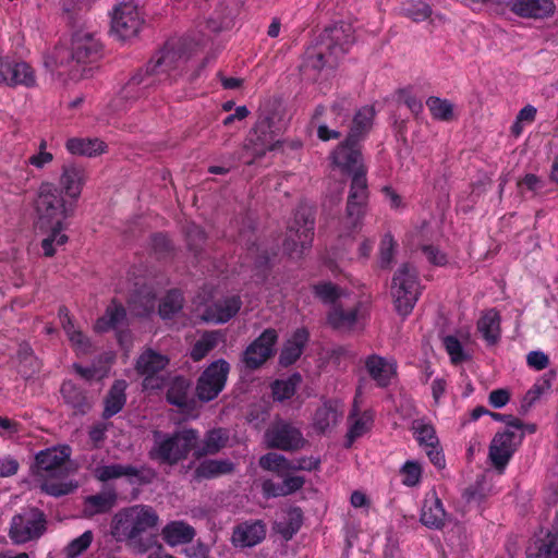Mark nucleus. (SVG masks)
I'll use <instances>...</instances> for the list:
<instances>
[{"mask_svg": "<svg viewBox=\"0 0 558 558\" xmlns=\"http://www.w3.org/2000/svg\"><path fill=\"white\" fill-rule=\"evenodd\" d=\"M128 388V383L124 379H117L113 381L110 387L106 398H105V408L102 412V417L108 420L116 414H118L126 402L125 390Z\"/></svg>", "mask_w": 558, "mask_h": 558, "instance_id": "obj_32", "label": "nucleus"}, {"mask_svg": "<svg viewBox=\"0 0 558 558\" xmlns=\"http://www.w3.org/2000/svg\"><path fill=\"white\" fill-rule=\"evenodd\" d=\"M70 458V448H48L37 452V470L52 471L65 463Z\"/></svg>", "mask_w": 558, "mask_h": 558, "instance_id": "obj_38", "label": "nucleus"}, {"mask_svg": "<svg viewBox=\"0 0 558 558\" xmlns=\"http://www.w3.org/2000/svg\"><path fill=\"white\" fill-rule=\"evenodd\" d=\"M375 111L372 107L365 106L359 109L352 119L347 138L356 143L363 141L372 129Z\"/></svg>", "mask_w": 558, "mask_h": 558, "instance_id": "obj_33", "label": "nucleus"}, {"mask_svg": "<svg viewBox=\"0 0 558 558\" xmlns=\"http://www.w3.org/2000/svg\"><path fill=\"white\" fill-rule=\"evenodd\" d=\"M446 518L447 512L436 492L427 493L421 510V523L428 529L441 530L446 524Z\"/></svg>", "mask_w": 558, "mask_h": 558, "instance_id": "obj_21", "label": "nucleus"}, {"mask_svg": "<svg viewBox=\"0 0 558 558\" xmlns=\"http://www.w3.org/2000/svg\"><path fill=\"white\" fill-rule=\"evenodd\" d=\"M272 149V145L262 142L257 135V131L251 134L244 142L238 159L246 166H252L258 162L267 151Z\"/></svg>", "mask_w": 558, "mask_h": 558, "instance_id": "obj_31", "label": "nucleus"}, {"mask_svg": "<svg viewBox=\"0 0 558 558\" xmlns=\"http://www.w3.org/2000/svg\"><path fill=\"white\" fill-rule=\"evenodd\" d=\"M412 430L420 446L427 448L439 445L438 437L432 424L425 423L422 420H415L412 424Z\"/></svg>", "mask_w": 558, "mask_h": 558, "instance_id": "obj_50", "label": "nucleus"}, {"mask_svg": "<svg viewBox=\"0 0 558 558\" xmlns=\"http://www.w3.org/2000/svg\"><path fill=\"white\" fill-rule=\"evenodd\" d=\"M510 10L524 19H545L554 14V0H511Z\"/></svg>", "mask_w": 558, "mask_h": 558, "instance_id": "obj_22", "label": "nucleus"}, {"mask_svg": "<svg viewBox=\"0 0 558 558\" xmlns=\"http://www.w3.org/2000/svg\"><path fill=\"white\" fill-rule=\"evenodd\" d=\"M154 83L155 78L150 74H146V69L137 70L121 88L119 95L112 99L111 107L117 112L126 110V105L123 101L128 102L144 96L145 88Z\"/></svg>", "mask_w": 558, "mask_h": 558, "instance_id": "obj_17", "label": "nucleus"}, {"mask_svg": "<svg viewBox=\"0 0 558 558\" xmlns=\"http://www.w3.org/2000/svg\"><path fill=\"white\" fill-rule=\"evenodd\" d=\"M126 310L122 303L113 299L106 307L102 316H100L94 326L96 332L104 333L110 330H119L128 324Z\"/></svg>", "mask_w": 558, "mask_h": 558, "instance_id": "obj_24", "label": "nucleus"}, {"mask_svg": "<svg viewBox=\"0 0 558 558\" xmlns=\"http://www.w3.org/2000/svg\"><path fill=\"white\" fill-rule=\"evenodd\" d=\"M338 59L335 56H329V51L319 44L318 47L308 49L305 53L306 65L314 70H322L325 66H333Z\"/></svg>", "mask_w": 558, "mask_h": 558, "instance_id": "obj_47", "label": "nucleus"}, {"mask_svg": "<svg viewBox=\"0 0 558 558\" xmlns=\"http://www.w3.org/2000/svg\"><path fill=\"white\" fill-rule=\"evenodd\" d=\"M322 45L329 51V56L339 59L344 56L354 43L353 28L348 23H336L326 27L320 36Z\"/></svg>", "mask_w": 558, "mask_h": 558, "instance_id": "obj_16", "label": "nucleus"}, {"mask_svg": "<svg viewBox=\"0 0 558 558\" xmlns=\"http://www.w3.org/2000/svg\"><path fill=\"white\" fill-rule=\"evenodd\" d=\"M61 395L64 402L73 410L75 415H85L92 408L87 392L71 380L61 386Z\"/></svg>", "mask_w": 558, "mask_h": 558, "instance_id": "obj_28", "label": "nucleus"}, {"mask_svg": "<svg viewBox=\"0 0 558 558\" xmlns=\"http://www.w3.org/2000/svg\"><path fill=\"white\" fill-rule=\"evenodd\" d=\"M398 100L407 106L411 113L417 119L423 112L424 106L422 100L413 94L411 87L401 88L398 90Z\"/></svg>", "mask_w": 558, "mask_h": 558, "instance_id": "obj_61", "label": "nucleus"}, {"mask_svg": "<svg viewBox=\"0 0 558 558\" xmlns=\"http://www.w3.org/2000/svg\"><path fill=\"white\" fill-rule=\"evenodd\" d=\"M315 216L311 208L299 207L293 220L289 222L286 238L283 241V251L290 256L302 254L304 250L312 245L314 238Z\"/></svg>", "mask_w": 558, "mask_h": 558, "instance_id": "obj_7", "label": "nucleus"}, {"mask_svg": "<svg viewBox=\"0 0 558 558\" xmlns=\"http://www.w3.org/2000/svg\"><path fill=\"white\" fill-rule=\"evenodd\" d=\"M228 440V437L220 428L210 429L207 432L205 439H204V446L202 449V454H215L217 453L221 448L225 447L226 442Z\"/></svg>", "mask_w": 558, "mask_h": 558, "instance_id": "obj_54", "label": "nucleus"}, {"mask_svg": "<svg viewBox=\"0 0 558 558\" xmlns=\"http://www.w3.org/2000/svg\"><path fill=\"white\" fill-rule=\"evenodd\" d=\"M303 524V511L300 507H292L287 513L284 526L280 529L284 539H291L301 529Z\"/></svg>", "mask_w": 558, "mask_h": 558, "instance_id": "obj_53", "label": "nucleus"}, {"mask_svg": "<svg viewBox=\"0 0 558 558\" xmlns=\"http://www.w3.org/2000/svg\"><path fill=\"white\" fill-rule=\"evenodd\" d=\"M551 387V377L549 375H544L538 378L533 386L525 392L520 408L519 413L521 415H525L529 413L531 408L539 400V398L550 389Z\"/></svg>", "mask_w": 558, "mask_h": 558, "instance_id": "obj_41", "label": "nucleus"}, {"mask_svg": "<svg viewBox=\"0 0 558 558\" xmlns=\"http://www.w3.org/2000/svg\"><path fill=\"white\" fill-rule=\"evenodd\" d=\"M266 536V525L263 521H248L239 524L232 534L235 546L253 547L259 544Z\"/></svg>", "mask_w": 558, "mask_h": 558, "instance_id": "obj_25", "label": "nucleus"}, {"mask_svg": "<svg viewBox=\"0 0 558 558\" xmlns=\"http://www.w3.org/2000/svg\"><path fill=\"white\" fill-rule=\"evenodd\" d=\"M191 389V381L183 376H175L169 385L167 390V401L178 407L179 409L189 408V393Z\"/></svg>", "mask_w": 558, "mask_h": 558, "instance_id": "obj_37", "label": "nucleus"}, {"mask_svg": "<svg viewBox=\"0 0 558 558\" xmlns=\"http://www.w3.org/2000/svg\"><path fill=\"white\" fill-rule=\"evenodd\" d=\"M348 432L345 434L344 447L351 448L354 441L368 433L374 424V413L371 410H365L362 413L354 402L348 416Z\"/></svg>", "mask_w": 558, "mask_h": 558, "instance_id": "obj_20", "label": "nucleus"}, {"mask_svg": "<svg viewBox=\"0 0 558 558\" xmlns=\"http://www.w3.org/2000/svg\"><path fill=\"white\" fill-rule=\"evenodd\" d=\"M198 439L195 429H182L174 433L153 432V446L148 458L160 465L173 466L185 460Z\"/></svg>", "mask_w": 558, "mask_h": 558, "instance_id": "obj_4", "label": "nucleus"}, {"mask_svg": "<svg viewBox=\"0 0 558 558\" xmlns=\"http://www.w3.org/2000/svg\"><path fill=\"white\" fill-rule=\"evenodd\" d=\"M150 246L158 258L167 257L171 254L173 246L169 236L165 233H154L150 238Z\"/></svg>", "mask_w": 558, "mask_h": 558, "instance_id": "obj_62", "label": "nucleus"}, {"mask_svg": "<svg viewBox=\"0 0 558 558\" xmlns=\"http://www.w3.org/2000/svg\"><path fill=\"white\" fill-rule=\"evenodd\" d=\"M85 180L86 175L83 167L77 165L63 166L60 184L65 194L74 202L80 197Z\"/></svg>", "mask_w": 558, "mask_h": 558, "instance_id": "obj_29", "label": "nucleus"}, {"mask_svg": "<svg viewBox=\"0 0 558 558\" xmlns=\"http://www.w3.org/2000/svg\"><path fill=\"white\" fill-rule=\"evenodd\" d=\"M397 243L391 233H386L379 246V264L381 268H389L395 258Z\"/></svg>", "mask_w": 558, "mask_h": 558, "instance_id": "obj_60", "label": "nucleus"}, {"mask_svg": "<svg viewBox=\"0 0 558 558\" xmlns=\"http://www.w3.org/2000/svg\"><path fill=\"white\" fill-rule=\"evenodd\" d=\"M229 372L230 365L226 360L219 359L211 362L197 379V398L204 402L216 399L226 386Z\"/></svg>", "mask_w": 558, "mask_h": 558, "instance_id": "obj_8", "label": "nucleus"}, {"mask_svg": "<svg viewBox=\"0 0 558 558\" xmlns=\"http://www.w3.org/2000/svg\"><path fill=\"white\" fill-rule=\"evenodd\" d=\"M330 159L332 166L338 168L342 174L351 178L359 173L367 174L360 143L349 141L347 137L331 151Z\"/></svg>", "mask_w": 558, "mask_h": 558, "instance_id": "obj_11", "label": "nucleus"}, {"mask_svg": "<svg viewBox=\"0 0 558 558\" xmlns=\"http://www.w3.org/2000/svg\"><path fill=\"white\" fill-rule=\"evenodd\" d=\"M169 364L167 355L160 354L151 349L145 350L137 359L135 369L138 375L144 377V389H160L163 379L158 377Z\"/></svg>", "mask_w": 558, "mask_h": 558, "instance_id": "obj_15", "label": "nucleus"}, {"mask_svg": "<svg viewBox=\"0 0 558 558\" xmlns=\"http://www.w3.org/2000/svg\"><path fill=\"white\" fill-rule=\"evenodd\" d=\"M144 24L143 13L133 1L117 4L111 14V29L122 40L136 36Z\"/></svg>", "mask_w": 558, "mask_h": 558, "instance_id": "obj_9", "label": "nucleus"}, {"mask_svg": "<svg viewBox=\"0 0 558 558\" xmlns=\"http://www.w3.org/2000/svg\"><path fill=\"white\" fill-rule=\"evenodd\" d=\"M189 248L197 256L206 242V233L202 227L191 223L185 230Z\"/></svg>", "mask_w": 558, "mask_h": 558, "instance_id": "obj_56", "label": "nucleus"}, {"mask_svg": "<svg viewBox=\"0 0 558 558\" xmlns=\"http://www.w3.org/2000/svg\"><path fill=\"white\" fill-rule=\"evenodd\" d=\"M501 317L496 308H489L482 312L476 329L481 333L487 345H495L501 338Z\"/></svg>", "mask_w": 558, "mask_h": 558, "instance_id": "obj_27", "label": "nucleus"}, {"mask_svg": "<svg viewBox=\"0 0 558 558\" xmlns=\"http://www.w3.org/2000/svg\"><path fill=\"white\" fill-rule=\"evenodd\" d=\"M444 347L453 364H459L466 360V354L457 337L446 336L444 338Z\"/></svg>", "mask_w": 558, "mask_h": 558, "instance_id": "obj_63", "label": "nucleus"}, {"mask_svg": "<svg viewBox=\"0 0 558 558\" xmlns=\"http://www.w3.org/2000/svg\"><path fill=\"white\" fill-rule=\"evenodd\" d=\"M368 184L366 174L351 178L345 213L340 220V236H352L363 228V220L368 205Z\"/></svg>", "mask_w": 558, "mask_h": 558, "instance_id": "obj_5", "label": "nucleus"}, {"mask_svg": "<svg viewBox=\"0 0 558 558\" xmlns=\"http://www.w3.org/2000/svg\"><path fill=\"white\" fill-rule=\"evenodd\" d=\"M524 439L523 429L497 432L489 446V459L495 469L502 471Z\"/></svg>", "mask_w": 558, "mask_h": 558, "instance_id": "obj_12", "label": "nucleus"}, {"mask_svg": "<svg viewBox=\"0 0 558 558\" xmlns=\"http://www.w3.org/2000/svg\"><path fill=\"white\" fill-rule=\"evenodd\" d=\"M156 471L148 465L134 466L132 464H128L126 468V477L130 485H148L154 482L156 478Z\"/></svg>", "mask_w": 558, "mask_h": 558, "instance_id": "obj_49", "label": "nucleus"}, {"mask_svg": "<svg viewBox=\"0 0 558 558\" xmlns=\"http://www.w3.org/2000/svg\"><path fill=\"white\" fill-rule=\"evenodd\" d=\"M526 558H558V518L546 535L535 542V553L530 551Z\"/></svg>", "mask_w": 558, "mask_h": 558, "instance_id": "obj_34", "label": "nucleus"}, {"mask_svg": "<svg viewBox=\"0 0 558 558\" xmlns=\"http://www.w3.org/2000/svg\"><path fill=\"white\" fill-rule=\"evenodd\" d=\"M158 522L159 517L151 506L136 505L119 513L117 529L130 546L140 553H145L155 543L154 534L150 531L157 526Z\"/></svg>", "mask_w": 558, "mask_h": 558, "instance_id": "obj_3", "label": "nucleus"}, {"mask_svg": "<svg viewBox=\"0 0 558 558\" xmlns=\"http://www.w3.org/2000/svg\"><path fill=\"white\" fill-rule=\"evenodd\" d=\"M423 287L415 266L404 263L396 270L391 282V296L396 312L407 317L415 307Z\"/></svg>", "mask_w": 558, "mask_h": 558, "instance_id": "obj_6", "label": "nucleus"}, {"mask_svg": "<svg viewBox=\"0 0 558 558\" xmlns=\"http://www.w3.org/2000/svg\"><path fill=\"white\" fill-rule=\"evenodd\" d=\"M94 538L92 531H85L78 537L72 539L65 547L68 558H76L82 555L92 544Z\"/></svg>", "mask_w": 558, "mask_h": 558, "instance_id": "obj_59", "label": "nucleus"}, {"mask_svg": "<svg viewBox=\"0 0 558 558\" xmlns=\"http://www.w3.org/2000/svg\"><path fill=\"white\" fill-rule=\"evenodd\" d=\"M102 46L94 34L78 31L72 35L71 47L56 46L45 58L44 64L50 71L68 73L73 81L93 75L94 64L101 58Z\"/></svg>", "mask_w": 558, "mask_h": 558, "instance_id": "obj_2", "label": "nucleus"}, {"mask_svg": "<svg viewBox=\"0 0 558 558\" xmlns=\"http://www.w3.org/2000/svg\"><path fill=\"white\" fill-rule=\"evenodd\" d=\"M340 416H341V414L337 411V409L332 405V403L326 402L320 408H318L315 412V416H314L315 427L320 433H325L338 423Z\"/></svg>", "mask_w": 558, "mask_h": 558, "instance_id": "obj_44", "label": "nucleus"}, {"mask_svg": "<svg viewBox=\"0 0 558 558\" xmlns=\"http://www.w3.org/2000/svg\"><path fill=\"white\" fill-rule=\"evenodd\" d=\"M71 341L72 345L75 347L78 351L86 353L90 348L89 339L81 331L76 330L74 325L68 326V329L64 330Z\"/></svg>", "mask_w": 558, "mask_h": 558, "instance_id": "obj_64", "label": "nucleus"}, {"mask_svg": "<svg viewBox=\"0 0 558 558\" xmlns=\"http://www.w3.org/2000/svg\"><path fill=\"white\" fill-rule=\"evenodd\" d=\"M222 335L220 331H206L202 337L193 344L190 356L194 362L202 361L211 350H214Z\"/></svg>", "mask_w": 558, "mask_h": 558, "instance_id": "obj_42", "label": "nucleus"}, {"mask_svg": "<svg viewBox=\"0 0 558 558\" xmlns=\"http://www.w3.org/2000/svg\"><path fill=\"white\" fill-rule=\"evenodd\" d=\"M128 464H108V465H98L95 468L93 475L99 482H108L111 480H117L120 477H124L126 475Z\"/></svg>", "mask_w": 558, "mask_h": 558, "instance_id": "obj_55", "label": "nucleus"}, {"mask_svg": "<svg viewBox=\"0 0 558 558\" xmlns=\"http://www.w3.org/2000/svg\"><path fill=\"white\" fill-rule=\"evenodd\" d=\"M183 303L184 298L180 290L172 289L168 291L159 304L158 312L160 317L163 319H170L182 310Z\"/></svg>", "mask_w": 558, "mask_h": 558, "instance_id": "obj_45", "label": "nucleus"}, {"mask_svg": "<svg viewBox=\"0 0 558 558\" xmlns=\"http://www.w3.org/2000/svg\"><path fill=\"white\" fill-rule=\"evenodd\" d=\"M74 205L66 204L62 192L51 183H43L37 192V227L47 236L41 240V247L47 257L56 254V247L69 241L64 233L69 223L66 219L73 215Z\"/></svg>", "mask_w": 558, "mask_h": 558, "instance_id": "obj_1", "label": "nucleus"}, {"mask_svg": "<svg viewBox=\"0 0 558 558\" xmlns=\"http://www.w3.org/2000/svg\"><path fill=\"white\" fill-rule=\"evenodd\" d=\"M426 106L435 120L450 121L453 119V106L447 99L430 96L426 100Z\"/></svg>", "mask_w": 558, "mask_h": 558, "instance_id": "obj_52", "label": "nucleus"}, {"mask_svg": "<svg viewBox=\"0 0 558 558\" xmlns=\"http://www.w3.org/2000/svg\"><path fill=\"white\" fill-rule=\"evenodd\" d=\"M365 368L379 388H387L391 384V378L397 374L396 365L377 354H371L365 359Z\"/></svg>", "mask_w": 558, "mask_h": 558, "instance_id": "obj_26", "label": "nucleus"}, {"mask_svg": "<svg viewBox=\"0 0 558 558\" xmlns=\"http://www.w3.org/2000/svg\"><path fill=\"white\" fill-rule=\"evenodd\" d=\"M278 332L274 328H266L253 340L243 352V363L248 369L262 367L275 354Z\"/></svg>", "mask_w": 558, "mask_h": 558, "instance_id": "obj_13", "label": "nucleus"}, {"mask_svg": "<svg viewBox=\"0 0 558 558\" xmlns=\"http://www.w3.org/2000/svg\"><path fill=\"white\" fill-rule=\"evenodd\" d=\"M313 292L325 304H333L340 298L338 287L330 281L314 284Z\"/></svg>", "mask_w": 558, "mask_h": 558, "instance_id": "obj_57", "label": "nucleus"}, {"mask_svg": "<svg viewBox=\"0 0 558 558\" xmlns=\"http://www.w3.org/2000/svg\"><path fill=\"white\" fill-rule=\"evenodd\" d=\"M233 464L228 460H205L194 471L197 481L209 480L232 472Z\"/></svg>", "mask_w": 558, "mask_h": 558, "instance_id": "obj_40", "label": "nucleus"}, {"mask_svg": "<svg viewBox=\"0 0 558 558\" xmlns=\"http://www.w3.org/2000/svg\"><path fill=\"white\" fill-rule=\"evenodd\" d=\"M400 12L411 21L420 23L432 15V8L422 0H409L402 3Z\"/></svg>", "mask_w": 558, "mask_h": 558, "instance_id": "obj_48", "label": "nucleus"}, {"mask_svg": "<svg viewBox=\"0 0 558 558\" xmlns=\"http://www.w3.org/2000/svg\"><path fill=\"white\" fill-rule=\"evenodd\" d=\"M195 535V529L184 521H171L161 530L162 539L172 547L191 543Z\"/></svg>", "mask_w": 558, "mask_h": 558, "instance_id": "obj_30", "label": "nucleus"}, {"mask_svg": "<svg viewBox=\"0 0 558 558\" xmlns=\"http://www.w3.org/2000/svg\"><path fill=\"white\" fill-rule=\"evenodd\" d=\"M33 82L32 68L10 57H0V84L7 86L29 85Z\"/></svg>", "mask_w": 558, "mask_h": 558, "instance_id": "obj_18", "label": "nucleus"}, {"mask_svg": "<svg viewBox=\"0 0 558 558\" xmlns=\"http://www.w3.org/2000/svg\"><path fill=\"white\" fill-rule=\"evenodd\" d=\"M186 61L183 46L175 41H167L146 64V74H150L151 77L161 74L171 77V73L179 70Z\"/></svg>", "mask_w": 558, "mask_h": 558, "instance_id": "obj_10", "label": "nucleus"}, {"mask_svg": "<svg viewBox=\"0 0 558 558\" xmlns=\"http://www.w3.org/2000/svg\"><path fill=\"white\" fill-rule=\"evenodd\" d=\"M259 466L263 470L284 476L289 472L290 461L282 454L268 452L259 458Z\"/></svg>", "mask_w": 558, "mask_h": 558, "instance_id": "obj_51", "label": "nucleus"}, {"mask_svg": "<svg viewBox=\"0 0 558 558\" xmlns=\"http://www.w3.org/2000/svg\"><path fill=\"white\" fill-rule=\"evenodd\" d=\"M116 498L113 490L90 495L85 498V507L90 514L106 513L113 507Z\"/></svg>", "mask_w": 558, "mask_h": 558, "instance_id": "obj_46", "label": "nucleus"}, {"mask_svg": "<svg viewBox=\"0 0 558 558\" xmlns=\"http://www.w3.org/2000/svg\"><path fill=\"white\" fill-rule=\"evenodd\" d=\"M359 306L345 310L340 304L331 307L327 315L328 325L337 330L351 329L357 322Z\"/></svg>", "mask_w": 558, "mask_h": 558, "instance_id": "obj_36", "label": "nucleus"}, {"mask_svg": "<svg viewBox=\"0 0 558 558\" xmlns=\"http://www.w3.org/2000/svg\"><path fill=\"white\" fill-rule=\"evenodd\" d=\"M301 383L302 376L296 372L291 374L287 379L275 380L271 385L274 399L284 401L292 398Z\"/></svg>", "mask_w": 558, "mask_h": 558, "instance_id": "obj_43", "label": "nucleus"}, {"mask_svg": "<svg viewBox=\"0 0 558 558\" xmlns=\"http://www.w3.org/2000/svg\"><path fill=\"white\" fill-rule=\"evenodd\" d=\"M265 441L268 448L283 451L298 450L305 442L301 430L284 421H277L267 428Z\"/></svg>", "mask_w": 558, "mask_h": 558, "instance_id": "obj_14", "label": "nucleus"}, {"mask_svg": "<svg viewBox=\"0 0 558 558\" xmlns=\"http://www.w3.org/2000/svg\"><path fill=\"white\" fill-rule=\"evenodd\" d=\"M35 534V514H17L12 519L10 537L16 544H23Z\"/></svg>", "mask_w": 558, "mask_h": 558, "instance_id": "obj_35", "label": "nucleus"}, {"mask_svg": "<svg viewBox=\"0 0 558 558\" xmlns=\"http://www.w3.org/2000/svg\"><path fill=\"white\" fill-rule=\"evenodd\" d=\"M402 484L408 487L416 486L422 478V466L418 462L409 460L400 469Z\"/></svg>", "mask_w": 558, "mask_h": 558, "instance_id": "obj_58", "label": "nucleus"}, {"mask_svg": "<svg viewBox=\"0 0 558 558\" xmlns=\"http://www.w3.org/2000/svg\"><path fill=\"white\" fill-rule=\"evenodd\" d=\"M107 145L99 138H78L68 140L66 149L73 155L94 157L105 153Z\"/></svg>", "mask_w": 558, "mask_h": 558, "instance_id": "obj_39", "label": "nucleus"}, {"mask_svg": "<svg viewBox=\"0 0 558 558\" xmlns=\"http://www.w3.org/2000/svg\"><path fill=\"white\" fill-rule=\"evenodd\" d=\"M241 306L242 301L239 295L219 299L206 306L203 313V319L215 324L227 323L239 313Z\"/></svg>", "mask_w": 558, "mask_h": 558, "instance_id": "obj_19", "label": "nucleus"}, {"mask_svg": "<svg viewBox=\"0 0 558 558\" xmlns=\"http://www.w3.org/2000/svg\"><path fill=\"white\" fill-rule=\"evenodd\" d=\"M308 339L310 332L306 328L301 327L294 330L280 351L278 359L279 365L282 367L293 365L301 357Z\"/></svg>", "mask_w": 558, "mask_h": 558, "instance_id": "obj_23", "label": "nucleus"}]
</instances>
